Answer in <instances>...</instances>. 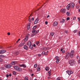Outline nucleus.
<instances>
[{"instance_id": "obj_14", "label": "nucleus", "mask_w": 80, "mask_h": 80, "mask_svg": "<svg viewBox=\"0 0 80 80\" xmlns=\"http://www.w3.org/2000/svg\"><path fill=\"white\" fill-rule=\"evenodd\" d=\"M70 8H71L70 4H69L67 6V10H69V9H70Z\"/></svg>"}, {"instance_id": "obj_17", "label": "nucleus", "mask_w": 80, "mask_h": 80, "mask_svg": "<svg viewBox=\"0 0 80 80\" xmlns=\"http://www.w3.org/2000/svg\"><path fill=\"white\" fill-rule=\"evenodd\" d=\"M71 7L72 8H74V7H75V4H74V3H72V4Z\"/></svg>"}, {"instance_id": "obj_15", "label": "nucleus", "mask_w": 80, "mask_h": 80, "mask_svg": "<svg viewBox=\"0 0 80 80\" xmlns=\"http://www.w3.org/2000/svg\"><path fill=\"white\" fill-rule=\"evenodd\" d=\"M21 67H23L24 68H26V65L25 64H22L20 65Z\"/></svg>"}, {"instance_id": "obj_47", "label": "nucleus", "mask_w": 80, "mask_h": 80, "mask_svg": "<svg viewBox=\"0 0 80 80\" xmlns=\"http://www.w3.org/2000/svg\"><path fill=\"white\" fill-rule=\"evenodd\" d=\"M1 70H4V68L3 67H1L0 68Z\"/></svg>"}, {"instance_id": "obj_45", "label": "nucleus", "mask_w": 80, "mask_h": 80, "mask_svg": "<svg viewBox=\"0 0 80 80\" xmlns=\"http://www.w3.org/2000/svg\"><path fill=\"white\" fill-rule=\"evenodd\" d=\"M20 40V39H19L18 40H17V41L16 42V43H18Z\"/></svg>"}, {"instance_id": "obj_33", "label": "nucleus", "mask_w": 80, "mask_h": 80, "mask_svg": "<svg viewBox=\"0 0 80 80\" xmlns=\"http://www.w3.org/2000/svg\"><path fill=\"white\" fill-rule=\"evenodd\" d=\"M45 70H49L48 68L47 67H46L45 68Z\"/></svg>"}, {"instance_id": "obj_23", "label": "nucleus", "mask_w": 80, "mask_h": 80, "mask_svg": "<svg viewBox=\"0 0 80 80\" xmlns=\"http://www.w3.org/2000/svg\"><path fill=\"white\" fill-rule=\"evenodd\" d=\"M37 26H35L33 27V29L35 30V29H36L37 28Z\"/></svg>"}, {"instance_id": "obj_7", "label": "nucleus", "mask_w": 80, "mask_h": 80, "mask_svg": "<svg viewBox=\"0 0 80 80\" xmlns=\"http://www.w3.org/2000/svg\"><path fill=\"white\" fill-rule=\"evenodd\" d=\"M6 52V51L5 50H1L0 51V53L1 54H3L4 53Z\"/></svg>"}, {"instance_id": "obj_3", "label": "nucleus", "mask_w": 80, "mask_h": 80, "mask_svg": "<svg viewBox=\"0 0 80 80\" xmlns=\"http://www.w3.org/2000/svg\"><path fill=\"white\" fill-rule=\"evenodd\" d=\"M14 68L15 70H18V71H22V69L20 68L18 66H14Z\"/></svg>"}, {"instance_id": "obj_20", "label": "nucleus", "mask_w": 80, "mask_h": 80, "mask_svg": "<svg viewBox=\"0 0 80 80\" xmlns=\"http://www.w3.org/2000/svg\"><path fill=\"white\" fill-rule=\"evenodd\" d=\"M64 22H65V19H62L61 21H60V23H63Z\"/></svg>"}, {"instance_id": "obj_51", "label": "nucleus", "mask_w": 80, "mask_h": 80, "mask_svg": "<svg viewBox=\"0 0 80 80\" xmlns=\"http://www.w3.org/2000/svg\"><path fill=\"white\" fill-rule=\"evenodd\" d=\"M8 77H9V75H8V74H7L6 75V77L8 78Z\"/></svg>"}, {"instance_id": "obj_21", "label": "nucleus", "mask_w": 80, "mask_h": 80, "mask_svg": "<svg viewBox=\"0 0 80 80\" xmlns=\"http://www.w3.org/2000/svg\"><path fill=\"white\" fill-rule=\"evenodd\" d=\"M48 75L50 76L51 75V71L48 72Z\"/></svg>"}, {"instance_id": "obj_29", "label": "nucleus", "mask_w": 80, "mask_h": 80, "mask_svg": "<svg viewBox=\"0 0 80 80\" xmlns=\"http://www.w3.org/2000/svg\"><path fill=\"white\" fill-rule=\"evenodd\" d=\"M67 15H68V16H69L70 15V12H67Z\"/></svg>"}, {"instance_id": "obj_61", "label": "nucleus", "mask_w": 80, "mask_h": 80, "mask_svg": "<svg viewBox=\"0 0 80 80\" xmlns=\"http://www.w3.org/2000/svg\"><path fill=\"white\" fill-rule=\"evenodd\" d=\"M46 49H48V50H49V49H50V48H49V47H48V48H47L46 47Z\"/></svg>"}, {"instance_id": "obj_53", "label": "nucleus", "mask_w": 80, "mask_h": 80, "mask_svg": "<svg viewBox=\"0 0 80 80\" xmlns=\"http://www.w3.org/2000/svg\"><path fill=\"white\" fill-rule=\"evenodd\" d=\"M78 21L80 22V18H78Z\"/></svg>"}, {"instance_id": "obj_57", "label": "nucleus", "mask_w": 80, "mask_h": 80, "mask_svg": "<svg viewBox=\"0 0 80 80\" xmlns=\"http://www.w3.org/2000/svg\"><path fill=\"white\" fill-rule=\"evenodd\" d=\"M34 20V18H32V20Z\"/></svg>"}, {"instance_id": "obj_36", "label": "nucleus", "mask_w": 80, "mask_h": 80, "mask_svg": "<svg viewBox=\"0 0 80 80\" xmlns=\"http://www.w3.org/2000/svg\"><path fill=\"white\" fill-rule=\"evenodd\" d=\"M64 33H68V32L67 31V30H65L64 31Z\"/></svg>"}, {"instance_id": "obj_10", "label": "nucleus", "mask_w": 80, "mask_h": 80, "mask_svg": "<svg viewBox=\"0 0 80 80\" xmlns=\"http://www.w3.org/2000/svg\"><path fill=\"white\" fill-rule=\"evenodd\" d=\"M39 20L38 18H37V19L34 22V24H37Z\"/></svg>"}, {"instance_id": "obj_26", "label": "nucleus", "mask_w": 80, "mask_h": 80, "mask_svg": "<svg viewBox=\"0 0 80 80\" xmlns=\"http://www.w3.org/2000/svg\"><path fill=\"white\" fill-rule=\"evenodd\" d=\"M24 79L25 80H29L28 79V77L27 76L25 77Z\"/></svg>"}, {"instance_id": "obj_1", "label": "nucleus", "mask_w": 80, "mask_h": 80, "mask_svg": "<svg viewBox=\"0 0 80 80\" xmlns=\"http://www.w3.org/2000/svg\"><path fill=\"white\" fill-rule=\"evenodd\" d=\"M74 56V51H72L70 53L67 52L66 53V57L68 58L69 57H70L71 58H72Z\"/></svg>"}, {"instance_id": "obj_64", "label": "nucleus", "mask_w": 80, "mask_h": 80, "mask_svg": "<svg viewBox=\"0 0 80 80\" xmlns=\"http://www.w3.org/2000/svg\"><path fill=\"white\" fill-rule=\"evenodd\" d=\"M34 74H32V75H31V76L32 77L33 75H34Z\"/></svg>"}, {"instance_id": "obj_62", "label": "nucleus", "mask_w": 80, "mask_h": 80, "mask_svg": "<svg viewBox=\"0 0 80 80\" xmlns=\"http://www.w3.org/2000/svg\"><path fill=\"white\" fill-rule=\"evenodd\" d=\"M78 57H79L78 56H77L76 58H77V59H78Z\"/></svg>"}, {"instance_id": "obj_41", "label": "nucleus", "mask_w": 80, "mask_h": 80, "mask_svg": "<svg viewBox=\"0 0 80 80\" xmlns=\"http://www.w3.org/2000/svg\"><path fill=\"white\" fill-rule=\"evenodd\" d=\"M13 74L14 75H16V72H15V71H13Z\"/></svg>"}, {"instance_id": "obj_24", "label": "nucleus", "mask_w": 80, "mask_h": 80, "mask_svg": "<svg viewBox=\"0 0 80 80\" xmlns=\"http://www.w3.org/2000/svg\"><path fill=\"white\" fill-rule=\"evenodd\" d=\"M50 35L51 36H53L54 33H53V32H51L50 33Z\"/></svg>"}, {"instance_id": "obj_42", "label": "nucleus", "mask_w": 80, "mask_h": 80, "mask_svg": "<svg viewBox=\"0 0 80 80\" xmlns=\"http://www.w3.org/2000/svg\"><path fill=\"white\" fill-rule=\"evenodd\" d=\"M42 55H45V52H42Z\"/></svg>"}, {"instance_id": "obj_35", "label": "nucleus", "mask_w": 80, "mask_h": 80, "mask_svg": "<svg viewBox=\"0 0 80 80\" xmlns=\"http://www.w3.org/2000/svg\"><path fill=\"white\" fill-rule=\"evenodd\" d=\"M34 68H37V64H35L34 65Z\"/></svg>"}, {"instance_id": "obj_52", "label": "nucleus", "mask_w": 80, "mask_h": 80, "mask_svg": "<svg viewBox=\"0 0 80 80\" xmlns=\"http://www.w3.org/2000/svg\"><path fill=\"white\" fill-rule=\"evenodd\" d=\"M36 46V45L35 44H33V47H35Z\"/></svg>"}, {"instance_id": "obj_19", "label": "nucleus", "mask_w": 80, "mask_h": 80, "mask_svg": "<svg viewBox=\"0 0 80 80\" xmlns=\"http://www.w3.org/2000/svg\"><path fill=\"white\" fill-rule=\"evenodd\" d=\"M42 49L43 50H48V49H47V47H43Z\"/></svg>"}, {"instance_id": "obj_8", "label": "nucleus", "mask_w": 80, "mask_h": 80, "mask_svg": "<svg viewBox=\"0 0 80 80\" xmlns=\"http://www.w3.org/2000/svg\"><path fill=\"white\" fill-rule=\"evenodd\" d=\"M25 42L21 43L19 45V47H22V46H23V45H25Z\"/></svg>"}, {"instance_id": "obj_30", "label": "nucleus", "mask_w": 80, "mask_h": 80, "mask_svg": "<svg viewBox=\"0 0 80 80\" xmlns=\"http://www.w3.org/2000/svg\"><path fill=\"white\" fill-rule=\"evenodd\" d=\"M3 61V59H2L1 58H0V62H2Z\"/></svg>"}, {"instance_id": "obj_39", "label": "nucleus", "mask_w": 80, "mask_h": 80, "mask_svg": "<svg viewBox=\"0 0 80 80\" xmlns=\"http://www.w3.org/2000/svg\"><path fill=\"white\" fill-rule=\"evenodd\" d=\"M35 35V33H33L32 34V36L33 37V36H34V35Z\"/></svg>"}, {"instance_id": "obj_12", "label": "nucleus", "mask_w": 80, "mask_h": 80, "mask_svg": "<svg viewBox=\"0 0 80 80\" xmlns=\"http://www.w3.org/2000/svg\"><path fill=\"white\" fill-rule=\"evenodd\" d=\"M58 25V22H54L53 23V26H57Z\"/></svg>"}, {"instance_id": "obj_37", "label": "nucleus", "mask_w": 80, "mask_h": 80, "mask_svg": "<svg viewBox=\"0 0 80 80\" xmlns=\"http://www.w3.org/2000/svg\"><path fill=\"white\" fill-rule=\"evenodd\" d=\"M58 58H59V57L58 56H56V60H58Z\"/></svg>"}, {"instance_id": "obj_46", "label": "nucleus", "mask_w": 80, "mask_h": 80, "mask_svg": "<svg viewBox=\"0 0 80 80\" xmlns=\"http://www.w3.org/2000/svg\"><path fill=\"white\" fill-rule=\"evenodd\" d=\"M36 33H38L39 32V30H38L36 32Z\"/></svg>"}, {"instance_id": "obj_38", "label": "nucleus", "mask_w": 80, "mask_h": 80, "mask_svg": "<svg viewBox=\"0 0 80 80\" xmlns=\"http://www.w3.org/2000/svg\"><path fill=\"white\" fill-rule=\"evenodd\" d=\"M80 63V58H79V59L78 61V63L79 64Z\"/></svg>"}, {"instance_id": "obj_49", "label": "nucleus", "mask_w": 80, "mask_h": 80, "mask_svg": "<svg viewBox=\"0 0 80 80\" xmlns=\"http://www.w3.org/2000/svg\"><path fill=\"white\" fill-rule=\"evenodd\" d=\"M45 23L46 25H47L48 24V22L47 21L45 22Z\"/></svg>"}, {"instance_id": "obj_5", "label": "nucleus", "mask_w": 80, "mask_h": 80, "mask_svg": "<svg viewBox=\"0 0 80 80\" xmlns=\"http://www.w3.org/2000/svg\"><path fill=\"white\" fill-rule=\"evenodd\" d=\"M5 67H6V68H11V67H12V65L10 64H8V65H5Z\"/></svg>"}, {"instance_id": "obj_54", "label": "nucleus", "mask_w": 80, "mask_h": 80, "mask_svg": "<svg viewBox=\"0 0 80 80\" xmlns=\"http://www.w3.org/2000/svg\"><path fill=\"white\" fill-rule=\"evenodd\" d=\"M38 57H41L42 56V54H38Z\"/></svg>"}, {"instance_id": "obj_4", "label": "nucleus", "mask_w": 80, "mask_h": 80, "mask_svg": "<svg viewBox=\"0 0 80 80\" xmlns=\"http://www.w3.org/2000/svg\"><path fill=\"white\" fill-rule=\"evenodd\" d=\"M66 73H68L69 75H70L72 73H73V72L70 71H67Z\"/></svg>"}, {"instance_id": "obj_59", "label": "nucleus", "mask_w": 80, "mask_h": 80, "mask_svg": "<svg viewBox=\"0 0 80 80\" xmlns=\"http://www.w3.org/2000/svg\"><path fill=\"white\" fill-rule=\"evenodd\" d=\"M63 49L62 48H61L60 49V51H62Z\"/></svg>"}, {"instance_id": "obj_16", "label": "nucleus", "mask_w": 80, "mask_h": 80, "mask_svg": "<svg viewBox=\"0 0 80 80\" xmlns=\"http://www.w3.org/2000/svg\"><path fill=\"white\" fill-rule=\"evenodd\" d=\"M32 43H31V41H29L28 43V46H30L31 45Z\"/></svg>"}, {"instance_id": "obj_6", "label": "nucleus", "mask_w": 80, "mask_h": 80, "mask_svg": "<svg viewBox=\"0 0 80 80\" xmlns=\"http://www.w3.org/2000/svg\"><path fill=\"white\" fill-rule=\"evenodd\" d=\"M61 12L62 13H65V12H66V9H61Z\"/></svg>"}, {"instance_id": "obj_27", "label": "nucleus", "mask_w": 80, "mask_h": 80, "mask_svg": "<svg viewBox=\"0 0 80 80\" xmlns=\"http://www.w3.org/2000/svg\"><path fill=\"white\" fill-rule=\"evenodd\" d=\"M36 32V30H35V29H33L32 31V33H35Z\"/></svg>"}, {"instance_id": "obj_25", "label": "nucleus", "mask_w": 80, "mask_h": 80, "mask_svg": "<svg viewBox=\"0 0 80 80\" xmlns=\"http://www.w3.org/2000/svg\"><path fill=\"white\" fill-rule=\"evenodd\" d=\"M30 28V25H28V29L29 30Z\"/></svg>"}, {"instance_id": "obj_28", "label": "nucleus", "mask_w": 80, "mask_h": 80, "mask_svg": "<svg viewBox=\"0 0 80 80\" xmlns=\"http://www.w3.org/2000/svg\"><path fill=\"white\" fill-rule=\"evenodd\" d=\"M40 43V42L39 41L37 42H36V44L37 45H38V44H39V43Z\"/></svg>"}, {"instance_id": "obj_60", "label": "nucleus", "mask_w": 80, "mask_h": 80, "mask_svg": "<svg viewBox=\"0 0 80 80\" xmlns=\"http://www.w3.org/2000/svg\"><path fill=\"white\" fill-rule=\"evenodd\" d=\"M3 48V47L2 46H0V48Z\"/></svg>"}, {"instance_id": "obj_63", "label": "nucleus", "mask_w": 80, "mask_h": 80, "mask_svg": "<svg viewBox=\"0 0 80 80\" xmlns=\"http://www.w3.org/2000/svg\"><path fill=\"white\" fill-rule=\"evenodd\" d=\"M9 76H10V77H11V76H12V74H10L9 75Z\"/></svg>"}, {"instance_id": "obj_32", "label": "nucleus", "mask_w": 80, "mask_h": 80, "mask_svg": "<svg viewBox=\"0 0 80 80\" xmlns=\"http://www.w3.org/2000/svg\"><path fill=\"white\" fill-rule=\"evenodd\" d=\"M0 57H2V58H4V57H5V56L3 55H1Z\"/></svg>"}, {"instance_id": "obj_58", "label": "nucleus", "mask_w": 80, "mask_h": 80, "mask_svg": "<svg viewBox=\"0 0 80 80\" xmlns=\"http://www.w3.org/2000/svg\"><path fill=\"white\" fill-rule=\"evenodd\" d=\"M76 18V17H74L73 18V20H75Z\"/></svg>"}, {"instance_id": "obj_22", "label": "nucleus", "mask_w": 80, "mask_h": 80, "mask_svg": "<svg viewBox=\"0 0 80 80\" xmlns=\"http://www.w3.org/2000/svg\"><path fill=\"white\" fill-rule=\"evenodd\" d=\"M29 48H30V49H32L33 48V45H30L29 46Z\"/></svg>"}, {"instance_id": "obj_43", "label": "nucleus", "mask_w": 80, "mask_h": 80, "mask_svg": "<svg viewBox=\"0 0 80 80\" xmlns=\"http://www.w3.org/2000/svg\"><path fill=\"white\" fill-rule=\"evenodd\" d=\"M62 53H64L65 52V51L64 50H63L62 52Z\"/></svg>"}, {"instance_id": "obj_31", "label": "nucleus", "mask_w": 80, "mask_h": 80, "mask_svg": "<svg viewBox=\"0 0 80 80\" xmlns=\"http://www.w3.org/2000/svg\"><path fill=\"white\" fill-rule=\"evenodd\" d=\"M29 21L30 23H32V20L30 19V18H29Z\"/></svg>"}, {"instance_id": "obj_40", "label": "nucleus", "mask_w": 80, "mask_h": 80, "mask_svg": "<svg viewBox=\"0 0 80 80\" xmlns=\"http://www.w3.org/2000/svg\"><path fill=\"white\" fill-rule=\"evenodd\" d=\"M37 70L38 71H40V68H38Z\"/></svg>"}, {"instance_id": "obj_55", "label": "nucleus", "mask_w": 80, "mask_h": 80, "mask_svg": "<svg viewBox=\"0 0 80 80\" xmlns=\"http://www.w3.org/2000/svg\"><path fill=\"white\" fill-rule=\"evenodd\" d=\"M8 35H10V33L9 32H8Z\"/></svg>"}, {"instance_id": "obj_9", "label": "nucleus", "mask_w": 80, "mask_h": 80, "mask_svg": "<svg viewBox=\"0 0 80 80\" xmlns=\"http://www.w3.org/2000/svg\"><path fill=\"white\" fill-rule=\"evenodd\" d=\"M28 40V35H27L24 38V41L27 42Z\"/></svg>"}, {"instance_id": "obj_48", "label": "nucleus", "mask_w": 80, "mask_h": 80, "mask_svg": "<svg viewBox=\"0 0 80 80\" xmlns=\"http://www.w3.org/2000/svg\"><path fill=\"white\" fill-rule=\"evenodd\" d=\"M67 20H70V18L68 17V18H67Z\"/></svg>"}, {"instance_id": "obj_44", "label": "nucleus", "mask_w": 80, "mask_h": 80, "mask_svg": "<svg viewBox=\"0 0 80 80\" xmlns=\"http://www.w3.org/2000/svg\"><path fill=\"white\" fill-rule=\"evenodd\" d=\"M56 63H58L59 62V60L58 59L57 60H56Z\"/></svg>"}, {"instance_id": "obj_34", "label": "nucleus", "mask_w": 80, "mask_h": 80, "mask_svg": "<svg viewBox=\"0 0 80 80\" xmlns=\"http://www.w3.org/2000/svg\"><path fill=\"white\" fill-rule=\"evenodd\" d=\"M77 32V30H75L74 31H73V32L74 33H75L76 32Z\"/></svg>"}, {"instance_id": "obj_18", "label": "nucleus", "mask_w": 80, "mask_h": 80, "mask_svg": "<svg viewBox=\"0 0 80 80\" xmlns=\"http://www.w3.org/2000/svg\"><path fill=\"white\" fill-rule=\"evenodd\" d=\"M24 49H25V50H28V47H27V46H24Z\"/></svg>"}, {"instance_id": "obj_2", "label": "nucleus", "mask_w": 80, "mask_h": 80, "mask_svg": "<svg viewBox=\"0 0 80 80\" xmlns=\"http://www.w3.org/2000/svg\"><path fill=\"white\" fill-rule=\"evenodd\" d=\"M69 64L72 66L75 65V62L73 60H71L69 61Z\"/></svg>"}, {"instance_id": "obj_50", "label": "nucleus", "mask_w": 80, "mask_h": 80, "mask_svg": "<svg viewBox=\"0 0 80 80\" xmlns=\"http://www.w3.org/2000/svg\"><path fill=\"white\" fill-rule=\"evenodd\" d=\"M78 35L79 36H80V31H79L78 32Z\"/></svg>"}, {"instance_id": "obj_11", "label": "nucleus", "mask_w": 80, "mask_h": 80, "mask_svg": "<svg viewBox=\"0 0 80 80\" xmlns=\"http://www.w3.org/2000/svg\"><path fill=\"white\" fill-rule=\"evenodd\" d=\"M19 54V52H15L14 53V55L15 56H17Z\"/></svg>"}, {"instance_id": "obj_13", "label": "nucleus", "mask_w": 80, "mask_h": 80, "mask_svg": "<svg viewBox=\"0 0 80 80\" xmlns=\"http://www.w3.org/2000/svg\"><path fill=\"white\" fill-rule=\"evenodd\" d=\"M17 63V62L16 61H13L11 62V65H15Z\"/></svg>"}, {"instance_id": "obj_56", "label": "nucleus", "mask_w": 80, "mask_h": 80, "mask_svg": "<svg viewBox=\"0 0 80 80\" xmlns=\"http://www.w3.org/2000/svg\"><path fill=\"white\" fill-rule=\"evenodd\" d=\"M57 80H60V79L59 78H57Z\"/></svg>"}]
</instances>
